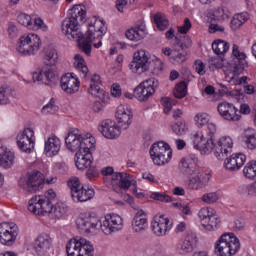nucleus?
<instances>
[{
    "label": "nucleus",
    "mask_w": 256,
    "mask_h": 256,
    "mask_svg": "<svg viewBox=\"0 0 256 256\" xmlns=\"http://www.w3.org/2000/svg\"><path fill=\"white\" fill-rule=\"evenodd\" d=\"M110 221L109 215L105 216L101 221L95 216L81 214L76 219V225L81 233H91L93 230L101 229L104 235H111V233H114V230L113 224Z\"/></svg>",
    "instance_id": "obj_1"
},
{
    "label": "nucleus",
    "mask_w": 256,
    "mask_h": 256,
    "mask_svg": "<svg viewBox=\"0 0 256 256\" xmlns=\"http://www.w3.org/2000/svg\"><path fill=\"white\" fill-rule=\"evenodd\" d=\"M232 55L234 57V65L232 70L226 74V81L231 85H241V83H247V76H243L239 79V75H242L247 67V54L239 51V46L234 44L232 47Z\"/></svg>",
    "instance_id": "obj_2"
},
{
    "label": "nucleus",
    "mask_w": 256,
    "mask_h": 256,
    "mask_svg": "<svg viewBox=\"0 0 256 256\" xmlns=\"http://www.w3.org/2000/svg\"><path fill=\"white\" fill-rule=\"evenodd\" d=\"M65 145L68 151H85L86 149H93L95 147V139L91 137V134L84 136L81 130L77 128H71L67 136L65 137Z\"/></svg>",
    "instance_id": "obj_3"
},
{
    "label": "nucleus",
    "mask_w": 256,
    "mask_h": 256,
    "mask_svg": "<svg viewBox=\"0 0 256 256\" xmlns=\"http://www.w3.org/2000/svg\"><path fill=\"white\" fill-rule=\"evenodd\" d=\"M57 197L53 189L45 192L44 195H35L28 202V211L34 215H47L53 211V199Z\"/></svg>",
    "instance_id": "obj_4"
},
{
    "label": "nucleus",
    "mask_w": 256,
    "mask_h": 256,
    "mask_svg": "<svg viewBox=\"0 0 256 256\" xmlns=\"http://www.w3.org/2000/svg\"><path fill=\"white\" fill-rule=\"evenodd\" d=\"M241 249V242L234 233H224L215 242L214 253L217 256H233Z\"/></svg>",
    "instance_id": "obj_5"
},
{
    "label": "nucleus",
    "mask_w": 256,
    "mask_h": 256,
    "mask_svg": "<svg viewBox=\"0 0 256 256\" xmlns=\"http://www.w3.org/2000/svg\"><path fill=\"white\" fill-rule=\"evenodd\" d=\"M152 65H154L156 71H163V62L161 59L155 58V60H152L151 62V59L147 57L145 50H139L134 53V58L129 64V67L133 73L141 75L142 73H145V71H149V67Z\"/></svg>",
    "instance_id": "obj_6"
},
{
    "label": "nucleus",
    "mask_w": 256,
    "mask_h": 256,
    "mask_svg": "<svg viewBox=\"0 0 256 256\" xmlns=\"http://www.w3.org/2000/svg\"><path fill=\"white\" fill-rule=\"evenodd\" d=\"M150 157L154 165L161 167L163 165H167V163L171 161L173 158V150H171V146L166 142H155L150 147Z\"/></svg>",
    "instance_id": "obj_7"
},
{
    "label": "nucleus",
    "mask_w": 256,
    "mask_h": 256,
    "mask_svg": "<svg viewBox=\"0 0 256 256\" xmlns=\"http://www.w3.org/2000/svg\"><path fill=\"white\" fill-rule=\"evenodd\" d=\"M68 187L71 190V197L74 203H85L95 197V190L93 188H85L77 177H72L68 180Z\"/></svg>",
    "instance_id": "obj_8"
},
{
    "label": "nucleus",
    "mask_w": 256,
    "mask_h": 256,
    "mask_svg": "<svg viewBox=\"0 0 256 256\" xmlns=\"http://www.w3.org/2000/svg\"><path fill=\"white\" fill-rule=\"evenodd\" d=\"M66 252L68 256H93L95 248L85 238H74L66 244Z\"/></svg>",
    "instance_id": "obj_9"
},
{
    "label": "nucleus",
    "mask_w": 256,
    "mask_h": 256,
    "mask_svg": "<svg viewBox=\"0 0 256 256\" xmlns=\"http://www.w3.org/2000/svg\"><path fill=\"white\" fill-rule=\"evenodd\" d=\"M41 49V38L37 34H24L18 40L16 51L20 55H35Z\"/></svg>",
    "instance_id": "obj_10"
},
{
    "label": "nucleus",
    "mask_w": 256,
    "mask_h": 256,
    "mask_svg": "<svg viewBox=\"0 0 256 256\" xmlns=\"http://www.w3.org/2000/svg\"><path fill=\"white\" fill-rule=\"evenodd\" d=\"M158 87L159 80L156 78L147 79L134 89V97L141 102L148 101L149 97H153V95H155V91Z\"/></svg>",
    "instance_id": "obj_11"
},
{
    "label": "nucleus",
    "mask_w": 256,
    "mask_h": 256,
    "mask_svg": "<svg viewBox=\"0 0 256 256\" xmlns=\"http://www.w3.org/2000/svg\"><path fill=\"white\" fill-rule=\"evenodd\" d=\"M17 145L23 153H32L35 149V132L32 128H26L17 135Z\"/></svg>",
    "instance_id": "obj_12"
},
{
    "label": "nucleus",
    "mask_w": 256,
    "mask_h": 256,
    "mask_svg": "<svg viewBox=\"0 0 256 256\" xmlns=\"http://www.w3.org/2000/svg\"><path fill=\"white\" fill-rule=\"evenodd\" d=\"M61 31L67 39L70 41H75V39H79L83 32H81V28L79 27V23L73 20L69 16H67L61 22Z\"/></svg>",
    "instance_id": "obj_13"
},
{
    "label": "nucleus",
    "mask_w": 256,
    "mask_h": 256,
    "mask_svg": "<svg viewBox=\"0 0 256 256\" xmlns=\"http://www.w3.org/2000/svg\"><path fill=\"white\" fill-rule=\"evenodd\" d=\"M173 223L163 215H156L151 222V229L156 237H165L171 231Z\"/></svg>",
    "instance_id": "obj_14"
},
{
    "label": "nucleus",
    "mask_w": 256,
    "mask_h": 256,
    "mask_svg": "<svg viewBox=\"0 0 256 256\" xmlns=\"http://www.w3.org/2000/svg\"><path fill=\"white\" fill-rule=\"evenodd\" d=\"M115 116L122 129H129V125L133 123V110L129 104L119 105Z\"/></svg>",
    "instance_id": "obj_15"
},
{
    "label": "nucleus",
    "mask_w": 256,
    "mask_h": 256,
    "mask_svg": "<svg viewBox=\"0 0 256 256\" xmlns=\"http://www.w3.org/2000/svg\"><path fill=\"white\" fill-rule=\"evenodd\" d=\"M199 239L197 234L193 232H188L183 240H180L176 246L177 253L179 255H187V253H192L193 249L197 247Z\"/></svg>",
    "instance_id": "obj_16"
},
{
    "label": "nucleus",
    "mask_w": 256,
    "mask_h": 256,
    "mask_svg": "<svg viewBox=\"0 0 256 256\" xmlns=\"http://www.w3.org/2000/svg\"><path fill=\"white\" fill-rule=\"evenodd\" d=\"M233 152V139L229 136L221 137L215 146L214 155L219 161H223L229 153Z\"/></svg>",
    "instance_id": "obj_17"
},
{
    "label": "nucleus",
    "mask_w": 256,
    "mask_h": 256,
    "mask_svg": "<svg viewBox=\"0 0 256 256\" xmlns=\"http://www.w3.org/2000/svg\"><path fill=\"white\" fill-rule=\"evenodd\" d=\"M62 89L68 94L73 95V93H77L79 91V87H81V82L75 73H66L62 76L60 81Z\"/></svg>",
    "instance_id": "obj_18"
},
{
    "label": "nucleus",
    "mask_w": 256,
    "mask_h": 256,
    "mask_svg": "<svg viewBox=\"0 0 256 256\" xmlns=\"http://www.w3.org/2000/svg\"><path fill=\"white\" fill-rule=\"evenodd\" d=\"M132 231L134 233H145L149 229V220L147 219V212L143 209H138L134 214L131 222Z\"/></svg>",
    "instance_id": "obj_19"
},
{
    "label": "nucleus",
    "mask_w": 256,
    "mask_h": 256,
    "mask_svg": "<svg viewBox=\"0 0 256 256\" xmlns=\"http://www.w3.org/2000/svg\"><path fill=\"white\" fill-rule=\"evenodd\" d=\"M217 110L219 115L226 121H239L241 119L239 110L232 103L222 102L218 104Z\"/></svg>",
    "instance_id": "obj_20"
},
{
    "label": "nucleus",
    "mask_w": 256,
    "mask_h": 256,
    "mask_svg": "<svg viewBox=\"0 0 256 256\" xmlns=\"http://www.w3.org/2000/svg\"><path fill=\"white\" fill-rule=\"evenodd\" d=\"M98 131L106 139H117L121 135V128L117 126V123L111 119L104 120L100 126H98Z\"/></svg>",
    "instance_id": "obj_21"
},
{
    "label": "nucleus",
    "mask_w": 256,
    "mask_h": 256,
    "mask_svg": "<svg viewBox=\"0 0 256 256\" xmlns=\"http://www.w3.org/2000/svg\"><path fill=\"white\" fill-rule=\"evenodd\" d=\"M198 162L199 160L195 156L184 157L180 160L178 164V169L180 173H182L183 175H186L187 177H191L195 175L197 171H199V169H197Z\"/></svg>",
    "instance_id": "obj_22"
},
{
    "label": "nucleus",
    "mask_w": 256,
    "mask_h": 256,
    "mask_svg": "<svg viewBox=\"0 0 256 256\" xmlns=\"http://www.w3.org/2000/svg\"><path fill=\"white\" fill-rule=\"evenodd\" d=\"M209 179H211V175L209 173L197 170L192 176H190L188 188L193 191H199V189H203V187L209 183Z\"/></svg>",
    "instance_id": "obj_23"
},
{
    "label": "nucleus",
    "mask_w": 256,
    "mask_h": 256,
    "mask_svg": "<svg viewBox=\"0 0 256 256\" xmlns=\"http://www.w3.org/2000/svg\"><path fill=\"white\" fill-rule=\"evenodd\" d=\"M45 181L43 180V176L41 172L34 171L29 174L26 183L24 184V189L28 193H37V191H41L43 189Z\"/></svg>",
    "instance_id": "obj_24"
},
{
    "label": "nucleus",
    "mask_w": 256,
    "mask_h": 256,
    "mask_svg": "<svg viewBox=\"0 0 256 256\" xmlns=\"http://www.w3.org/2000/svg\"><path fill=\"white\" fill-rule=\"evenodd\" d=\"M13 224L3 222L0 224V243L2 245H13L17 239V232H15Z\"/></svg>",
    "instance_id": "obj_25"
},
{
    "label": "nucleus",
    "mask_w": 256,
    "mask_h": 256,
    "mask_svg": "<svg viewBox=\"0 0 256 256\" xmlns=\"http://www.w3.org/2000/svg\"><path fill=\"white\" fill-rule=\"evenodd\" d=\"M91 149L81 150L75 154V164L77 169L83 170L88 169L93 165V154H91Z\"/></svg>",
    "instance_id": "obj_26"
},
{
    "label": "nucleus",
    "mask_w": 256,
    "mask_h": 256,
    "mask_svg": "<svg viewBox=\"0 0 256 256\" xmlns=\"http://www.w3.org/2000/svg\"><path fill=\"white\" fill-rule=\"evenodd\" d=\"M59 151H61V139L51 134L44 143V152L47 157H55V155H59Z\"/></svg>",
    "instance_id": "obj_27"
},
{
    "label": "nucleus",
    "mask_w": 256,
    "mask_h": 256,
    "mask_svg": "<svg viewBox=\"0 0 256 256\" xmlns=\"http://www.w3.org/2000/svg\"><path fill=\"white\" fill-rule=\"evenodd\" d=\"M51 243H53L51 236L47 233H42L36 237L32 247L36 253H47L51 249Z\"/></svg>",
    "instance_id": "obj_28"
},
{
    "label": "nucleus",
    "mask_w": 256,
    "mask_h": 256,
    "mask_svg": "<svg viewBox=\"0 0 256 256\" xmlns=\"http://www.w3.org/2000/svg\"><path fill=\"white\" fill-rule=\"evenodd\" d=\"M113 181H119L120 189H129L132 185L135 187L133 193H137V181L133 179V176L127 174L126 172H115L112 176Z\"/></svg>",
    "instance_id": "obj_29"
},
{
    "label": "nucleus",
    "mask_w": 256,
    "mask_h": 256,
    "mask_svg": "<svg viewBox=\"0 0 256 256\" xmlns=\"http://www.w3.org/2000/svg\"><path fill=\"white\" fill-rule=\"evenodd\" d=\"M34 81H42L45 85H51L57 81V72L51 68L42 69L33 74Z\"/></svg>",
    "instance_id": "obj_30"
},
{
    "label": "nucleus",
    "mask_w": 256,
    "mask_h": 256,
    "mask_svg": "<svg viewBox=\"0 0 256 256\" xmlns=\"http://www.w3.org/2000/svg\"><path fill=\"white\" fill-rule=\"evenodd\" d=\"M247 161V156L243 153L232 154L230 158H227L224 162L225 168L228 171H238Z\"/></svg>",
    "instance_id": "obj_31"
},
{
    "label": "nucleus",
    "mask_w": 256,
    "mask_h": 256,
    "mask_svg": "<svg viewBox=\"0 0 256 256\" xmlns=\"http://www.w3.org/2000/svg\"><path fill=\"white\" fill-rule=\"evenodd\" d=\"M88 34L85 36L84 34H81V37L75 38V40L78 42V47L82 53H85L87 57H91V43H93V29H89Z\"/></svg>",
    "instance_id": "obj_32"
},
{
    "label": "nucleus",
    "mask_w": 256,
    "mask_h": 256,
    "mask_svg": "<svg viewBox=\"0 0 256 256\" xmlns=\"http://www.w3.org/2000/svg\"><path fill=\"white\" fill-rule=\"evenodd\" d=\"M125 35L129 41H141L147 35V27L145 24L136 25L128 29Z\"/></svg>",
    "instance_id": "obj_33"
},
{
    "label": "nucleus",
    "mask_w": 256,
    "mask_h": 256,
    "mask_svg": "<svg viewBox=\"0 0 256 256\" xmlns=\"http://www.w3.org/2000/svg\"><path fill=\"white\" fill-rule=\"evenodd\" d=\"M210 119L211 116L203 112H200L195 116L196 124L199 127H205V125H207V131L209 135H215V133H217V126L215 123L209 122Z\"/></svg>",
    "instance_id": "obj_34"
},
{
    "label": "nucleus",
    "mask_w": 256,
    "mask_h": 256,
    "mask_svg": "<svg viewBox=\"0 0 256 256\" xmlns=\"http://www.w3.org/2000/svg\"><path fill=\"white\" fill-rule=\"evenodd\" d=\"M15 163V154L8 150L7 147L0 148V167L10 169Z\"/></svg>",
    "instance_id": "obj_35"
},
{
    "label": "nucleus",
    "mask_w": 256,
    "mask_h": 256,
    "mask_svg": "<svg viewBox=\"0 0 256 256\" xmlns=\"http://www.w3.org/2000/svg\"><path fill=\"white\" fill-rule=\"evenodd\" d=\"M101 76L94 74L91 78V84L89 87V93L92 94L93 97H103L105 95V91L101 89Z\"/></svg>",
    "instance_id": "obj_36"
},
{
    "label": "nucleus",
    "mask_w": 256,
    "mask_h": 256,
    "mask_svg": "<svg viewBox=\"0 0 256 256\" xmlns=\"http://www.w3.org/2000/svg\"><path fill=\"white\" fill-rule=\"evenodd\" d=\"M44 65L49 67H53V65H57V61H59V54L55 48H46L43 56Z\"/></svg>",
    "instance_id": "obj_37"
},
{
    "label": "nucleus",
    "mask_w": 256,
    "mask_h": 256,
    "mask_svg": "<svg viewBox=\"0 0 256 256\" xmlns=\"http://www.w3.org/2000/svg\"><path fill=\"white\" fill-rule=\"evenodd\" d=\"M97 30H93V37H92V41H98V42H94L93 46L96 49H99V47H101V45H103V42L101 41V39L103 38V35H105V33H107V27H105V24H103V22L99 21L96 22L95 25H99Z\"/></svg>",
    "instance_id": "obj_38"
},
{
    "label": "nucleus",
    "mask_w": 256,
    "mask_h": 256,
    "mask_svg": "<svg viewBox=\"0 0 256 256\" xmlns=\"http://www.w3.org/2000/svg\"><path fill=\"white\" fill-rule=\"evenodd\" d=\"M70 19L77 21L78 25L80 23H85V18L87 17V12L83 10L81 5H76L69 10Z\"/></svg>",
    "instance_id": "obj_39"
},
{
    "label": "nucleus",
    "mask_w": 256,
    "mask_h": 256,
    "mask_svg": "<svg viewBox=\"0 0 256 256\" xmlns=\"http://www.w3.org/2000/svg\"><path fill=\"white\" fill-rule=\"evenodd\" d=\"M170 61L174 65H181L182 63H185L187 61V51L181 50L179 46L174 45V49L170 57Z\"/></svg>",
    "instance_id": "obj_40"
},
{
    "label": "nucleus",
    "mask_w": 256,
    "mask_h": 256,
    "mask_svg": "<svg viewBox=\"0 0 256 256\" xmlns=\"http://www.w3.org/2000/svg\"><path fill=\"white\" fill-rule=\"evenodd\" d=\"M16 93L10 86L0 87V105H8L11 97H15Z\"/></svg>",
    "instance_id": "obj_41"
},
{
    "label": "nucleus",
    "mask_w": 256,
    "mask_h": 256,
    "mask_svg": "<svg viewBox=\"0 0 256 256\" xmlns=\"http://www.w3.org/2000/svg\"><path fill=\"white\" fill-rule=\"evenodd\" d=\"M74 67L77 69V71H80L82 77H87V73H89V68L87 67L85 59H83V56H81V54H76L74 56Z\"/></svg>",
    "instance_id": "obj_42"
},
{
    "label": "nucleus",
    "mask_w": 256,
    "mask_h": 256,
    "mask_svg": "<svg viewBox=\"0 0 256 256\" xmlns=\"http://www.w3.org/2000/svg\"><path fill=\"white\" fill-rule=\"evenodd\" d=\"M248 19H249V14L247 12L235 14L231 20V29H233L234 31L239 29L241 25H243L244 23H247Z\"/></svg>",
    "instance_id": "obj_43"
},
{
    "label": "nucleus",
    "mask_w": 256,
    "mask_h": 256,
    "mask_svg": "<svg viewBox=\"0 0 256 256\" xmlns=\"http://www.w3.org/2000/svg\"><path fill=\"white\" fill-rule=\"evenodd\" d=\"M209 137L204 140V143L202 144V147H200V152L202 155H209L212 151H215V142H213V137H215V134H208Z\"/></svg>",
    "instance_id": "obj_44"
},
{
    "label": "nucleus",
    "mask_w": 256,
    "mask_h": 256,
    "mask_svg": "<svg viewBox=\"0 0 256 256\" xmlns=\"http://www.w3.org/2000/svg\"><path fill=\"white\" fill-rule=\"evenodd\" d=\"M212 49L216 55H225L229 51V43L225 40H215L212 43Z\"/></svg>",
    "instance_id": "obj_45"
},
{
    "label": "nucleus",
    "mask_w": 256,
    "mask_h": 256,
    "mask_svg": "<svg viewBox=\"0 0 256 256\" xmlns=\"http://www.w3.org/2000/svg\"><path fill=\"white\" fill-rule=\"evenodd\" d=\"M219 223L221 219L215 214V212L208 218L207 222H203L202 225L205 227L206 231H215L219 228Z\"/></svg>",
    "instance_id": "obj_46"
},
{
    "label": "nucleus",
    "mask_w": 256,
    "mask_h": 256,
    "mask_svg": "<svg viewBox=\"0 0 256 256\" xmlns=\"http://www.w3.org/2000/svg\"><path fill=\"white\" fill-rule=\"evenodd\" d=\"M154 23L159 31H165V29L169 27V20L162 13H157L154 15Z\"/></svg>",
    "instance_id": "obj_47"
},
{
    "label": "nucleus",
    "mask_w": 256,
    "mask_h": 256,
    "mask_svg": "<svg viewBox=\"0 0 256 256\" xmlns=\"http://www.w3.org/2000/svg\"><path fill=\"white\" fill-rule=\"evenodd\" d=\"M243 175L246 179H256V160H252L246 164L243 169Z\"/></svg>",
    "instance_id": "obj_48"
},
{
    "label": "nucleus",
    "mask_w": 256,
    "mask_h": 256,
    "mask_svg": "<svg viewBox=\"0 0 256 256\" xmlns=\"http://www.w3.org/2000/svg\"><path fill=\"white\" fill-rule=\"evenodd\" d=\"M238 193H240V195L256 197V181L248 185L240 186L238 189Z\"/></svg>",
    "instance_id": "obj_49"
},
{
    "label": "nucleus",
    "mask_w": 256,
    "mask_h": 256,
    "mask_svg": "<svg viewBox=\"0 0 256 256\" xmlns=\"http://www.w3.org/2000/svg\"><path fill=\"white\" fill-rule=\"evenodd\" d=\"M108 217L110 218V223L112 224L114 233L123 229V218H121V216L117 214H110Z\"/></svg>",
    "instance_id": "obj_50"
},
{
    "label": "nucleus",
    "mask_w": 256,
    "mask_h": 256,
    "mask_svg": "<svg viewBox=\"0 0 256 256\" xmlns=\"http://www.w3.org/2000/svg\"><path fill=\"white\" fill-rule=\"evenodd\" d=\"M173 93L176 99H183V97L187 95V83H185V81L178 83Z\"/></svg>",
    "instance_id": "obj_51"
},
{
    "label": "nucleus",
    "mask_w": 256,
    "mask_h": 256,
    "mask_svg": "<svg viewBox=\"0 0 256 256\" xmlns=\"http://www.w3.org/2000/svg\"><path fill=\"white\" fill-rule=\"evenodd\" d=\"M18 19V23H20V25H23L24 27H27L28 29H33L34 25H33V18L31 17V15H28L26 13H20L17 17Z\"/></svg>",
    "instance_id": "obj_52"
},
{
    "label": "nucleus",
    "mask_w": 256,
    "mask_h": 256,
    "mask_svg": "<svg viewBox=\"0 0 256 256\" xmlns=\"http://www.w3.org/2000/svg\"><path fill=\"white\" fill-rule=\"evenodd\" d=\"M175 46L181 49V51H185V49H189L191 45H193V42L191 41V38L189 36H184L182 40H180L178 37L175 38Z\"/></svg>",
    "instance_id": "obj_53"
},
{
    "label": "nucleus",
    "mask_w": 256,
    "mask_h": 256,
    "mask_svg": "<svg viewBox=\"0 0 256 256\" xmlns=\"http://www.w3.org/2000/svg\"><path fill=\"white\" fill-rule=\"evenodd\" d=\"M57 111H59V106L55 105V99H53V98H51L49 103L46 104L45 106H43V108H42V113H44L45 115H47L49 113H50V115H55V113H57Z\"/></svg>",
    "instance_id": "obj_54"
},
{
    "label": "nucleus",
    "mask_w": 256,
    "mask_h": 256,
    "mask_svg": "<svg viewBox=\"0 0 256 256\" xmlns=\"http://www.w3.org/2000/svg\"><path fill=\"white\" fill-rule=\"evenodd\" d=\"M187 130L188 128L185 121L177 122L174 125H172V131L173 133H175V135H185L187 133Z\"/></svg>",
    "instance_id": "obj_55"
},
{
    "label": "nucleus",
    "mask_w": 256,
    "mask_h": 256,
    "mask_svg": "<svg viewBox=\"0 0 256 256\" xmlns=\"http://www.w3.org/2000/svg\"><path fill=\"white\" fill-rule=\"evenodd\" d=\"M215 213V210L209 207L201 208L198 212V217L201 219L202 223H207L209 217Z\"/></svg>",
    "instance_id": "obj_56"
},
{
    "label": "nucleus",
    "mask_w": 256,
    "mask_h": 256,
    "mask_svg": "<svg viewBox=\"0 0 256 256\" xmlns=\"http://www.w3.org/2000/svg\"><path fill=\"white\" fill-rule=\"evenodd\" d=\"M203 203L207 205H213V203H217L219 201V193L217 192H209L202 196Z\"/></svg>",
    "instance_id": "obj_57"
},
{
    "label": "nucleus",
    "mask_w": 256,
    "mask_h": 256,
    "mask_svg": "<svg viewBox=\"0 0 256 256\" xmlns=\"http://www.w3.org/2000/svg\"><path fill=\"white\" fill-rule=\"evenodd\" d=\"M206 139L207 138L203 137V133L201 132L195 133L192 138L194 149H197L199 151L203 146V143H205Z\"/></svg>",
    "instance_id": "obj_58"
},
{
    "label": "nucleus",
    "mask_w": 256,
    "mask_h": 256,
    "mask_svg": "<svg viewBox=\"0 0 256 256\" xmlns=\"http://www.w3.org/2000/svg\"><path fill=\"white\" fill-rule=\"evenodd\" d=\"M162 105L164 107V113L167 115L171 113V109H173L174 105H177V100L173 98H162Z\"/></svg>",
    "instance_id": "obj_59"
},
{
    "label": "nucleus",
    "mask_w": 256,
    "mask_h": 256,
    "mask_svg": "<svg viewBox=\"0 0 256 256\" xmlns=\"http://www.w3.org/2000/svg\"><path fill=\"white\" fill-rule=\"evenodd\" d=\"M150 198L154 201H161V203H171V196L161 192H153Z\"/></svg>",
    "instance_id": "obj_60"
},
{
    "label": "nucleus",
    "mask_w": 256,
    "mask_h": 256,
    "mask_svg": "<svg viewBox=\"0 0 256 256\" xmlns=\"http://www.w3.org/2000/svg\"><path fill=\"white\" fill-rule=\"evenodd\" d=\"M245 143L248 147V149H256V132L247 133L245 135Z\"/></svg>",
    "instance_id": "obj_61"
},
{
    "label": "nucleus",
    "mask_w": 256,
    "mask_h": 256,
    "mask_svg": "<svg viewBox=\"0 0 256 256\" xmlns=\"http://www.w3.org/2000/svg\"><path fill=\"white\" fill-rule=\"evenodd\" d=\"M173 205L176 207V209H178V211H180L182 215H193V211L191 210V206H189V204L177 202Z\"/></svg>",
    "instance_id": "obj_62"
},
{
    "label": "nucleus",
    "mask_w": 256,
    "mask_h": 256,
    "mask_svg": "<svg viewBox=\"0 0 256 256\" xmlns=\"http://www.w3.org/2000/svg\"><path fill=\"white\" fill-rule=\"evenodd\" d=\"M86 177L88 179H97L99 177V168L97 166L91 164L86 171Z\"/></svg>",
    "instance_id": "obj_63"
},
{
    "label": "nucleus",
    "mask_w": 256,
    "mask_h": 256,
    "mask_svg": "<svg viewBox=\"0 0 256 256\" xmlns=\"http://www.w3.org/2000/svg\"><path fill=\"white\" fill-rule=\"evenodd\" d=\"M215 17L218 19H229V10L225 9V7H219L214 11Z\"/></svg>",
    "instance_id": "obj_64"
}]
</instances>
